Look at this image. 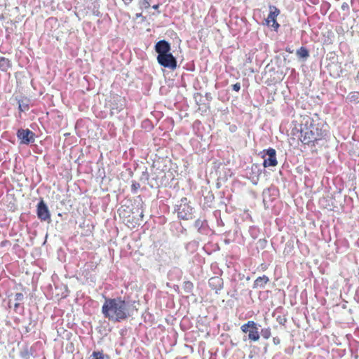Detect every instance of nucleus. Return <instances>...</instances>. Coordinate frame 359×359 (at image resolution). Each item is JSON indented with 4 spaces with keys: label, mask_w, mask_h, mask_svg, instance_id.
<instances>
[{
    "label": "nucleus",
    "mask_w": 359,
    "mask_h": 359,
    "mask_svg": "<svg viewBox=\"0 0 359 359\" xmlns=\"http://www.w3.org/2000/svg\"><path fill=\"white\" fill-rule=\"evenodd\" d=\"M135 302L121 297L105 298L102 313L105 318L114 323L122 322L130 317L135 311Z\"/></svg>",
    "instance_id": "nucleus-1"
},
{
    "label": "nucleus",
    "mask_w": 359,
    "mask_h": 359,
    "mask_svg": "<svg viewBox=\"0 0 359 359\" xmlns=\"http://www.w3.org/2000/svg\"><path fill=\"white\" fill-rule=\"evenodd\" d=\"M300 130L301 142L307 145L315 147L319 140L327 136V130L324 128V123L320 121L318 115L315 114L313 117H307L304 119Z\"/></svg>",
    "instance_id": "nucleus-2"
},
{
    "label": "nucleus",
    "mask_w": 359,
    "mask_h": 359,
    "mask_svg": "<svg viewBox=\"0 0 359 359\" xmlns=\"http://www.w3.org/2000/svg\"><path fill=\"white\" fill-rule=\"evenodd\" d=\"M175 212L179 219L189 220L193 218L194 208L190 205L187 198L183 197L175 205Z\"/></svg>",
    "instance_id": "nucleus-3"
},
{
    "label": "nucleus",
    "mask_w": 359,
    "mask_h": 359,
    "mask_svg": "<svg viewBox=\"0 0 359 359\" xmlns=\"http://www.w3.org/2000/svg\"><path fill=\"white\" fill-rule=\"evenodd\" d=\"M261 326L254 322L253 320H249L246 323L243 324L241 327L242 332L247 333L248 332V339L253 341H257L260 338L259 327Z\"/></svg>",
    "instance_id": "nucleus-4"
},
{
    "label": "nucleus",
    "mask_w": 359,
    "mask_h": 359,
    "mask_svg": "<svg viewBox=\"0 0 359 359\" xmlns=\"http://www.w3.org/2000/svg\"><path fill=\"white\" fill-rule=\"evenodd\" d=\"M262 172L261 165L257 163H253L250 167H247L245 170V175L254 185H257L259 176Z\"/></svg>",
    "instance_id": "nucleus-5"
},
{
    "label": "nucleus",
    "mask_w": 359,
    "mask_h": 359,
    "mask_svg": "<svg viewBox=\"0 0 359 359\" xmlns=\"http://www.w3.org/2000/svg\"><path fill=\"white\" fill-rule=\"evenodd\" d=\"M156 60L158 63L165 68H168L171 70H175L177 68V59L171 53L161 56H157Z\"/></svg>",
    "instance_id": "nucleus-6"
},
{
    "label": "nucleus",
    "mask_w": 359,
    "mask_h": 359,
    "mask_svg": "<svg viewBox=\"0 0 359 359\" xmlns=\"http://www.w3.org/2000/svg\"><path fill=\"white\" fill-rule=\"evenodd\" d=\"M262 154V157L264 158V168L274 167L277 165L276 151L274 149L269 147L264 149Z\"/></svg>",
    "instance_id": "nucleus-7"
},
{
    "label": "nucleus",
    "mask_w": 359,
    "mask_h": 359,
    "mask_svg": "<svg viewBox=\"0 0 359 359\" xmlns=\"http://www.w3.org/2000/svg\"><path fill=\"white\" fill-rule=\"evenodd\" d=\"M17 137L21 144H29L35 141V134L29 129L20 128L16 133Z\"/></svg>",
    "instance_id": "nucleus-8"
},
{
    "label": "nucleus",
    "mask_w": 359,
    "mask_h": 359,
    "mask_svg": "<svg viewBox=\"0 0 359 359\" xmlns=\"http://www.w3.org/2000/svg\"><path fill=\"white\" fill-rule=\"evenodd\" d=\"M36 215L41 221H50V212L43 199H41L36 205Z\"/></svg>",
    "instance_id": "nucleus-9"
},
{
    "label": "nucleus",
    "mask_w": 359,
    "mask_h": 359,
    "mask_svg": "<svg viewBox=\"0 0 359 359\" xmlns=\"http://www.w3.org/2000/svg\"><path fill=\"white\" fill-rule=\"evenodd\" d=\"M154 50L158 53L157 56H161L170 53V43L165 39H162L156 43Z\"/></svg>",
    "instance_id": "nucleus-10"
},
{
    "label": "nucleus",
    "mask_w": 359,
    "mask_h": 359,
    "mask_svg": "<svg viewBox=\"0 0 359 359\" xmlns=\"http://www.w3.org/2000/svg\"><path fill=\"white\" fill-rule=\"evenodd\" d=\"M39 342H36L35 344L29 346L28 344L24 345L20 351V356L22 359H29L30 357L34 356V353L36 352V346Z\"/></svg>",
    "instance_id": "nucleus-11"
},
{
    "label": "nucleus",
    "mask_w": 359,
    "mask_h": 359,
    "mask_svg": "<svg viewBox=\"0 0 359 359\" xmlns=\"http://www.w3.org/2000/svg\"><path fill=\"white\" fill-rule=\"evenodd\" d=\"M15 100L18 104V109L20 112L27 111L29 109L30 100L26 97H16Z\"/></svg>",
    "instance_id": "nucleus-12"
},
{
    "label": "nucleus",
    "mask_w": 359,
    "mask_h": 359,
    "mask_svg": "<svg viewBox=\"0 0 359 359\" xmlns=\"http://www.w3.org/2000/svg\"><path fill=\"white\" fill-rule=\"evenodd\" d=\"M208 283L209 286L212 290H215L216 291V293H217L218 291L221 290L222 288L223 287V280L222 278L217 276L212 277L209 280Z\"/></svg>",
    "instance_id": "nucleus-13"
},
{
    "label": "nucleus",
    "mask_w": 359,
    "mask_h": 359,
    "mask_svg": "<svg viewBox=\"0 0 359 359\" xmlns=\"http://www.w3.org/2000/svg\"><path fill=\"white\" fill-rule=\"evenodd\" d=\"M125 107L124 101L121 97H117L114 100L112 107H111V114H118Z\"/></svg>",
    "instance_id": "nucleus-14"
},
{
    "label": "nucleus",
    "mask_w": 359,
    "mask_h": 359,
    "mask_svg": "<svg viewBox=\"0 0 359 359\" xmlns=\"http://www.w3.org/2000/svg\"><path fill=\"white\" fill-rule=\"evenodd\" d=\"M269 14L268 15V18L266 19V22L268 24H269L270 22H272L273 20H276V18L279 15L280 10L274 6H269Z\"/></svg>",
    "instance_id": "nucleus-15"
},
{
    "label": "nucleus",
    "mask_w": 359,
    "mask_h": 359,
    "mask_svg": "<svg viewBox=\"0 0 359 359\" xmlns=\"http://www.w3.org/2000/svg\"><path fill=\"white\" fill-rule=\"evenodd\" d=\"M269 281V278L266 276L264 275L262 276H259V277L257 278V279L255 280L253 287L254 288H257V287L263 288V287H264L265 285Z\"/></svg>",
    "instance_id": "nucleus-16"
},
{
    "label": "nucleus",
    "mask_w": 359,
    "mask_h": 359,
    "mask_svg": "<svg viewBox=\"0 0 359 359\" xmlns=\"http://www.w3.org/2000/svg\"><path fill=\"white\" fill-rule=\"evenodd\" d=\"M296 54L299 57L303 59H306L309 56V50L304 46H302L300 48H299L297 50Z\"/></svg>",
    "instance_id": "nucleus-17"
},
{
    "label": "nucleus",
    "mask_w": 359,
    "mask_h": 359,
    "mask_svg": "<svg viewBox=\"0 0 359 359\" xmlns=\"http://www.w3.org/2000/svg\"><path fill=\"white\" fill-rule=\"evenodd\" d=\"M347 99L351 102L359 103V92H358V91L351 92L348 95Z\"/></svg>",
    "instance_id": "nucleus-18"
},
{
    "label": "nucleus",
    "mask_w": 359,
    "mask_h": 359,
    "mask_svg": "<svg viewBox=\"0 0 359 359\" xmlns=\"http://www.w3.org/2000/svg\"><path fill=\"white\" fill-rule=\"evenodd\" d=\"M14 299L15 301V303L14 304V309L16 311L20 306V302L24 300V294L21 292H18L15 294Z\"/></svg>",
    "instance_id": "nucleus-19"
},
{
    "label": "nucleus",
    "mask_w": 359,
    "mask_h": 359,
    "mask_svg": "<svg viewBox=\"0 0 359 359\" xmlns=\"http://www.w3.org/2000/svg\"><path fill=\"white\" fill-rule=\"evenodd\" d=\"M205 221L198 219L194 222V226L198 229V232L203 233L205 229Z\"/></svg>",
    "instance_id": "nucleus-20"
},
{
    "label": "nucleus",
    "mask_w": 359,
    "mask_h": 359,
    "mask_svg": "<svg viewBox=\"0 0 359 359\" xmlns=\"http://www.w3.org/2000/svg\"><path fill=\"white\" fill-rule=\"evenodd\" d=\"M193 289H194V285L191 282H190V281L184 282L183 290L186 293H187V294L191 293Z\"/></svg>",
    "instance_id": "nucleus-21"
},
{
    "label": "nucleus",
    "mask_w": 359,
    "mask_h": 359,
    "mask_svg": "<svg viewBox=\"0 0 359 359\" xmlns=\"http://www.w3.org/2000/svg\"><path fill=\"white\" fill-rule=\"evenodd\" d=\"M259 334L264 339H268L271 335V329L269 327L263 328L261 330Z\"/></svg>",
    "instance_id": "nucleus-22"
},
{
    "label": "nucleus",
    "mask_w": 359,
    "mask_h": 359,
    "mask_svg": "<svg viewBox=\"0 0 359 359\" xmlns=\"http://www.w3.org/2000/svg\"><path fill=\"white\" fill-rule=\"evenodd\" d=\"M149 175L147 169H145V170L142 172V175L140 177V180L145 183L146 182H147L149 180Z\"/></svg>",
    "instance_id": "nucleus-23"
},
{
    "label": "nucleus",
    "mask_w": 359,
    "mask_h": 359,
    "mask_svg": "<svg viewBox=\"0 0 359 359\" xmlns=\"http://www.w3.org/2000/svg\"><path fill=\"white\" fill-rule=\"evenodd\" d=\"M91 358L92 359H104V355L102 352L93 351Z\"/></svg>",
    "instance_id": "nucleus-24"
},
{
    "label": "nucleus",
    "mask_w": 359,
    "mask_h": 359,
    "mask_svg": "<svg viewBox=\"0 0 359 359\" xmlns=\"http://www.w3.org/2000/svg\"><path fill=\"white\" fill-rule=\"evenodd\" d=\"M139 5L141 9H147L150 6L148 0H140L139 2Z\"/></svg>",
    "instance_id": "nucleus-25"
},
{
    "label": "nucleus",
    "mask_w": 359,
    "mask_h": 359,
    "mask_svg": "<svg viewBox=\"0 0 359 359\" xmlns=\"http://www.w3.org/2000/svg\"><path fill=\"white\" fill-rule=\"evenodd\" d=\"M140 187V184L138 182H133L132 184V191L133 192H136L137 190Z\"/></svg>",
    "instance_id": "nucleus-26"
},
{
    "label": "nucleus",
    "mask_w": 359,
    "mask_h": 359,
    "mask_svg": "<svg viewBox=\"0 0 359 359\" xmlns=\"http://www.w3.org/2000/svg\"><path fill=\"white\" fill-rule=\"evenodd\" d=\"M232 89L236 92H238L241 90V84L240 83H236L232 85Z\"/></svg>",
    "instance_id": "nucleus-27"
},
{
    "label": "nucleus",
    "mask_w": 359,
    "mask_h": 359,
    "mask_svg": "<svg viewBox=\"0 0 359 359\" xmlns=\"http://www.w3.org/2000/svg\"><path fill=\"white\" fill-rule=\"evenodd\" d=\"M272 22H273L272 27L276 31L278 29V27H280V25L278 23V22L276 20H273V21H272Z\"/></svg>",
    "instance_id": "nucleus-28"
},
{
    "label": "nucleus",
    "mask_w": 359,
    "mask_h": 359,
    "mask_svg": "<svg viewBox=\"0 0 359 359\" xmlns=\"http://www.w3.org/2000/svg\"><path fill=\"white\" fill-rule=\"evenodd\" d=\"M6 62H8V60L7 59H6L5 57H1L0 58V69L2 67V66L4 65V64Z\"/></svg>",
    "instance_id": "nucleus-29"
},
{
    "label": "nucleus",
    "mask_w": 359,
    "mask_h": 359,
    "mask_svg": "<svg viewBox=\"0 0 359 359\" xmlns=\"http://www.w3.org/2000/svg\"><path fill=\"white\" fill-rule=\"evenodd\" d=\"M273 342L275 345H278L280 344V340L278 337H275L273 338Z\"/></svg>",
    "instance_id": "nucleus-30"
},
{
    "label": "nucleus",
    "mask_w": 359,
    "mask_h": 359,
    "mask_svg": "<svg viewBox=\"0 0 359 359\" xmlns=\"http://www.w3.org/2000/svg\"><path fill=\"white\" fill-rule=\"evenodd\" d=\"M307 1H308V2H309L310 4H311L313 5H316L319 2V0H307Z\"/></svg>",
    "instance_id": "nucleus-31"
},
{
    "label": "nucleus",
    "mask_w": 359,
    "mask_h": 359,
    "mask_svg": "<svg viewBox=\"0 0 359 359\" xmlns=\"http://www.w3.org/2000/svg\"><path fill=\"white\" fill-rule=\"evenodd\" d=\"M140 18H143V20L145 19L144 17H143L142 13H136L135 14V19H138Z\"/></svg>",
    "instance_id": "nucleus-32"
},
{
    "label": "nucleus",
    "mask_w": 359,
    "mask_h": 359,
    "mask_svg": "<svg viewBox=\"0 0 359 359\" xmlns=\"http://www.w3.org/2000/svg\"><path fill=\"white\" fill-rule=\"evenodd\" d=\"M354 299L359 302V290L356 291Z\"/></svg>",
    "instance_id": "nucleus-33"
},
{
    "label": "nucleus",
    "mask_w": 359,
    "mask_h": 359,
    "mask_svg": "<svg viewBox=\"0 0 359 359\" xmlns=\"http://www.w3.org/2000/svg\"><path fill=\"white\" fill-rule=\"evenodd\" d=\"M133 0H123L126 5H129Z\"/></svg>",
    "instance_id": "nucleus-34"
},
{
    "label": "nucleus",
    "mask_w": 359,
    "mask_h": 359,
    "mask_svg": "<svg viewBox=\"0 0 359 359\" xmlns=\"http://www.w3.org/2000/svg\"><path fill=\"white\" fill-rule=\"evenodd\" d=\"M341 8L343 10H344L345 8H348V4L346 3H344L341 6Z\"/></svg>",
    "instance_id": "nucleus-35"
},
{
    "label": "nucleus",
    "mask_w": 359,
    "mask_h": 359,
    "mask_svg": "<svg viewBox=\"0 0 359 359\" xmlns=\"http://www.w3.org/2000/svg\"><path fill=\"white\" fill-rule=\"evenodd\" d=\"M159 7V5L158 4H155L152 6V8L154 9V10H157Z\"/></svg>",
    "instance_id": "nucleus-36"
},
{
    "label": "nucleus",
    "mask_w": 359,
    "mask_h": 359,
    "mask_svg": "<svg viewBox=\"0 0 359 359\" xmlns=\"http://www.w3.org/2000/svg\"><path fill=\"white\" fill-rule=\"evenodd\" d=\"M25 330H26V332H30V329H29V327H25Z\"/></svg>",
    "instance_id": "nucleus-37"
},
{
    "label": "nucleus",
    "mask_w": 359,
    "mask_h": 359,
    "mask_svg": "<svg viewBox=\"0 0 359 359\" xmlns=\"http://www.w3.org/2000/svg\"><path fill=\"white\" fill-rule=\"evenodd\" d=\"M356 80L359 82V72H358Z\"/></svg>",
    "instance_id": "nucleus-38"
},
{
    "label": "nucleus",
    "mask_w": 359,
    "mask_h": 359,
    "mask_svg": "<svg viewBox=\"0 0 359 359\" xmlns=\"http://www.w3.org/2000/svg\"><path fill=\"white\" fill-rule=\"evenodd\" d=\"M140 216L141 217H143V212H142L140 213Z\"/></svg>",
    "instance_id": "nucleus-39"
},
{
    "label": "nucleus",
    "mask_w": 359,
    "mask_h": 359,
    "mask_svg": "<svg viewBox=\"0 0 359 359\" xmlns=\"http://www.w3.org/2000/svg\"><path fill=\"white\" fill-rule=\"evenodd\" d=\"M209 95H210L209 94H208V93L206 94V97L208 99L209 98Z\"/></svg>",
    "instance_id": "nucleus-40"
}]
</instances>
